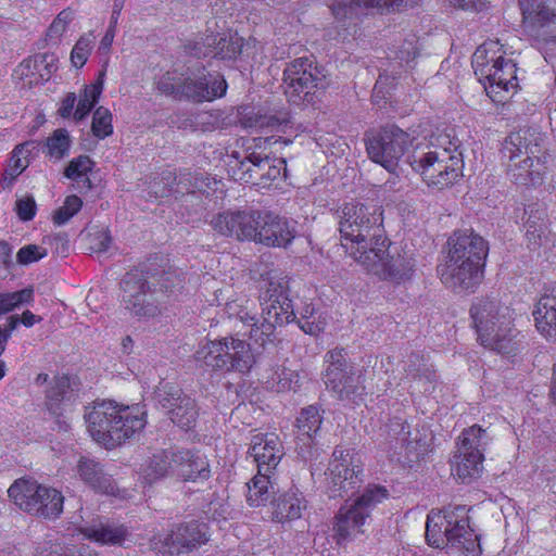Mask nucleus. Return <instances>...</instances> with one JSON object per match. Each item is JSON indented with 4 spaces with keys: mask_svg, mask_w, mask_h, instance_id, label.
I'll return each mask as SVG.
<instances>
[{
    "mask_svg": "<svg viewBox=\"0 0 556 556\" xmlns=\"http://www.w3.org/2000/svg\"><path fill=\"white\" fill-rule=\"evenodd\" d=\"M85 420L92 439L108 448L129 440L147 424L142 406L119 405L114 401L94 402Z\"/></svg>",
    "mask_w": 556,
    "mask_h": 556,
    "instance_id": "1",
    "label": "nucleus"
},
{
    "mask_svg": "<svg viewBox=\"0 0 556 556\" xmlns=\"http://www.w3.org/2000/svg\"><path fill=\"white\" fill-rule=\"evenodd\" d=\"M426 541L453 556H479L482 552L480 536L470 528L466 507L462 505L431 511L426 522Z\"/></svg>",
    "mask_w": 556,
    "mask_h": 556,
    "instance_id": "2",
    "label": "nucleus"
},
{
    "mask_svg": "<svg viewBox=\"0 0 556 556\" xmlns=\"http://www.w3.org/2000/svg\"><path fill=\"white\" fill-rule=\"evenodd\" d=\"M339 231L341 245L355 262L357 255L387 242L381 207L368 203H346L342 207Z\"/></svg>",
    "mask_w": 556,
    "mask_h": 556,
    "instance_id": "3",
    "label": "nucleus"
},
{
    "mask_svg": "<svg viewBox=\"0 0 556 556\" xmlns=\"http://www.w3.org/2000/svg\"><path fill=\"white\" fill-rule=\"evenodd\" d=\"M227 81L224 75L211 73L202 67L187 75L177 71H167L156 81L159 92L176 100H187L193 103L212 102L223 98L227 92Z\"/></svg>",
    "mask_w": 556,
    "mask_h": 556,
    "instance_id": "4",
    "label": "nucleus"
},
{
    "mask_svg": "<svg viewBox=\"0 0 556 556\" xmlns=\"http://www.w3.org/2000/svg\"><path fill=\"white\" fill-rule=\"evenodd\" d=\"M504 54L498 41H489L480 46L471 59L478 80L494 102L504 101L502 93L517 87L516 64Z\"/></svg>",
    "mask_w": 556,
    "mask_h": 556,
    "instance_id": "5",
    "label": "nucleus"
},
{
    "mask_svg": "<svg viewBox=\"0 0 556 556\" xmlns=\"http://www.w3.org/2000/svg\"><path fill=\"white\" fill-rule=\"evenodd\" d=\"M262 317L251 314L247 308L239 307L232 303L227 305L229 317H233L240 323L244 334L261 346H265L275 340L277 327L287 325L295 320V312L292 301L280 300L262 304Z\"/></svg>",
    "mask_w": 556,
    "mask_h": 556,
    "instance_id": "6",
    "label": "nucleus"
},
{
    "mask_svg": "<svg viewBox=\"0 0 556 556\" xmlns=\"http://www.w3.org/2000/svg\"><path fill=\"white\" fill-rule=\"evenodd\" d=\"M445 142L448 147L435 148L409 162L428 186L440 190L452 186L463 170V155L458 144L453 143L447 136L442 138V143Z\"/></svg>",
    "mask_w": 556,
    "mask_h": 556,
    "instance_id": "7",
    "label": "nucleus"
},
{
    "mask_svg": "<svg viewBox=\"0 0 556 556\" xmlns=\"http://www.w3.org/2000/svg\"><path fill=\"white\" fill-rule=\"evenodd\" d=\"M194 356L212 370L247 372L254 364L250 344L235 337L207 340L199 346Z\"/></svg>",
    "mask_w": 556,
    "mask_h": 556,
    "instance_id": "8",
    "label": "nucleus"
},
{
    "mask_svg": "<svg viewBox=\"0 0 556 556\" xmlns=\"http://www.w3.org/2000/svg\"><path fill=\"white\" fill-rule=\"evenodd\" d=\"M389 497V491L381 485H368L352 504L342 506L333 523V538L344 544L364 533L363 527L371 510Z\"/></svg>",
    "mask_w": 556,
    "mask_h": 556,
    "instance_id": "9",
    "label": "nucleus"
},
{
    "mask_svg": "<svg viewBox=\"0 0 556 556\" xmlns=\"http://www.w3.org/2000/svg\"><path fill=\"white\" fill-rule=\"evenodd\" d=\"M8 494L22 510L42 518L55 519L63 511L64 496L54 488L17 480L9 488Z\"/></svg>",
    "mask_w": 556,
    "mask_h": 556,
    "instance_id": "10",
    "label": "nucleus"
},
{
    "mask_svg": "<svg viewBox=\"0 0 556 556\" xmlns=\"http://www.w3.org/2000/svg\"><path fill=\"white\" fill-rule=\"evenodd\" d=\"M364 141L369 159L389 173H395L412 138L395 124H387L377 131L367 132Z\"/></svg>",
    "mask_w": 556,
    "mask_h": 556,
    "instance_id": "11",
    "label": "nucleus"
},
{
    "mask_svg": "<svg viewBox=\"0 0 556 556\" xmlns=\"http://www.w3.org/2000/svg\"><path fill=\"white\" fill-rule=\"evenodd\" d=\"M210 539L208 523L191 519L174 523L164 536H154L151 547L168 556H188L207 544Z\"/></svg>",
    "mask_w": 556,
    "mask_h": 556,
    "instance_id": "12",
    "label": "nucleus"
},
{
    "mask_svg": "<svg viewBox=\"0 0 556 556\" xmlns=\"http://www.w3.org/2000/svg\"><path fill=\"white\" fill-rule=\"evenodd\" d=\"M390 245L388 239L382 245H374L369 252L357 255V263L380 279L395 283L405 282L413 276L415 261L396 249L390 250Z\"/></svg>",
    "mask_w": 556,
    "mask_h": 556,
    "instance_id": "13",
    "label": "nucleus"
},
{
    "mask_svg": "<svg viewBox=\"0 0 556 556\" xmlns=\"http://www.w3.org/2000/svg\"><path fill=\"white\" fill-rule=\"evenodd\" d=\"M325 384L340 400H353L365 392L364 369L349 365L343 349H333L325 356Z\"/></svg>",
    "mask_w": 556,
    "mask_h": 556,
    "instance_id": "14",
    "label": "nucleus"
},
{
    "mask_svg": "<svg viewBox=\"0 0 556 556\" xmlns=\"http://www.w3.org/2000/svg\"><path fill=\"white\" fill-rule=\"evenodd\" d=\"M388 434L391 440L386 451L391 462L403 465L414 463L428 452L427 433H422L419 429L412 430L409 425L400 417L390 420Z\"/></svg>",
    "mask_w": 556,
    "mask_h": 556,
    "instance_id": "15",
    "label": "nucleus"
},
{
    "mask_svg": "<svg viewBox=\"0 0 556 556\" xmlns=\"http://www.w3.org/2000/svg\"><path fill=\"white\" fill-rule=\"evenodd\" d=\"M153 280L143 270L126 273L121 281L122 301L125 307L139 317H153L160 313V291H155Z\"/></svg>",
    "mask_w": 556,
    "mask_h": 556,
    "instance_id": "16",
    "label": "nucleus"
},
{
    "mask_svg": "<svg viewBox=\"0 0 556 556\" xmlns=\"http://www.w3.org/2000/svg\"><path fill=\"white\" fill-rule=\"evenodd\" d=\"M328 470L329 483L334 495L354 494L363 482V463L352 448L337 446Z\"/></svg>",
    "mask_w": 556,
    "mask_h": 556,
    "instance_id": "17",
    "label": "nucleus"
},
{
    "mask_svg": "<svg viewBox=\"0 0 556 556\" xmlns=\"http://www.w3.org/2000/svg\"><path fill=\"white\" fill-rule=\"evenodd\" d=\"M157 404L166 409L170 421L182 430L192 429L199 417V407L193 397L185 393L178 386L160 382L154 391Z\"/></svg>",
    "mask_w": 556,
    "mask_h": 556,
    "instance_id": "18",
    "label": "nucleus"
},
{
    "mask_svg": "<svg viewBox=\"0 0 556 556\" xmlns=\"http://www.w3.org/2000/svg\"><path fill=\"white\" fill-rule=\"evenodd\" d=\"M282 172L286 174V161L283 159H271L256 152L250 153L232 167V175L236 180L263 188L269 187L279 179Z\"/></svg>",
    "mask_w": 556,
    "mask_h": 556,
    "instance_id": "19",
    "label": "nucleus"
},
{
    "mask_svg": "<svg viewBox=\"0 0 556 556\" xmlns=\"http://www.w3.org/2000/svg\"><path fill=\"white\" fill-rule=\"evenodd\" d=\"M478 339L486 338L494 331L507 330L513 321L510 308L497 299H477L470 308Z\"/></svg>",
    "mask_w": 556,
    "mask_h": 556,
    "instance_id": "20",
    "label": "nucleus"
},
{
    "mask_svg": "<svg viewBox=\"0 0 556 556\" xmlns=\"http://www.w3.org/2000/svg\"><path fill=\"white\" fill-rule=\"evenodd\" d=\"M323 75L308 58L290 62L283 71L285 92L289 100L299 103L321 81Z\"/></svg>",
    "mask_w": 556,
    "mask_h": 556,
    "instance_id": "21",
    "label": "nucleus"
},
{
    "mask_svg": "<svg viewBox=\"0 0 556 556\" xmlns=\"http://www.w3.org/2000/svg\"><path fill=\"white\" fill-rule=\"evenodd\" d=\"M260 212L261 210L225 211L212 218L211 226L223 236L255 242L258 225L256 216Z\"/></svg>",
    "mask_w": 556,
    "mask_h": 556,
    "instance_id": "22",
    "label": "nucleus"
},
{
    "mask_svg": "<svg viewBox=\"0 0 556 556\" xmlns=\"http://www.w3.org/2000/svg\"><path fill=\"white\" fill-rule=\"evenodd\" d=\"M256 218H258L256 243L269 248H287L296 236L295 222L271 211L261 210Z\"/></svg>",
    "mask_w": 556,
    "mask_h": 556,
    "instance_id": "23",
    "label": "nucleus"
},
{
    "mask_svg": "<svg viewBox=\"0 0 556 556\" xmlns=\"http://www.w3.org/2000/svg\"><path fill=\"white\" fill-rule=\"evenodd\" d=\"M406 5L407 0H334L330 9L338 25L348 29L356 25L368 9H376L383 13Z\"/></svg>",
    "mask_w": 556,
    "mask_h": 556,
    "instance_id": "24",
    "label": "nucleus"
},
{
    "mask_svg": "<svg viewBox=\"0 0 556 556\" xmlns=\"http://www.w3.org/2000/svg\"><path fill=\"white\" fill-rule=\"evenodd\" d=\"M257 43L255 38L250 37L245 40L238 33H211L202 37V45L206 49L202 54H211L219 60L232 61L243 53L247 55L254 54L251 50L255 49Z\"/></svg>",
    "mask_w": 556,
    "mask_h": 556,
    "instance_id": "25",
    "label": "nucleus"
},
{
    "mask_svg": "<svg viewBox=\"0 0 556 556\" xmlns=\"http://www.w3.org/2000/svg\"><path fill=\"white\" fill-rule=\"evenodd\" d=\"M484 265L469 263L446 257L445 262L438 266V274L442 283L455 292L467 291L477 287L483 276Z\"/></svg>",
    "mask_w": 556,
    "mask_h": 556,
    "instance_id": "26",
    "label": "nucleus"
},
{
    "mask_svg": "<svg viewBox=\"0 0 556 556\" xmlns=\"http://www.w3.org/2000/svg\"><path fill=\"white\" fill-rule=\"evenodd\" d=\"M448 258L459 261H468L469 263H476L484 265V261L488 255V243L479 235L472 230H458L455 231L447 241Z\"/></svg>",
    "mask_w": 556,
    "mask_h": 556,
    "instance_id": "27",
    "label": "nucleus"
},
{
    "mask_svg": "<svg viewBox=\"0 0 556 556\" xmlns=\"http://www.w3.org/2000/svg\"><path fill=\"white\" fill-rule=\"evenodd\" d=\"M249 454L257 465V471L271 473L283 455L279 438L274 433H260L252 438Z\"/></svg>",
    "mask_w": 556,
    "mask_h": 556,
    "instance_id": "28",
    "label": "nucleus"
},
{
    "mask_svg": "<svg viewBox=\"0 0 556 556\" xmlns=\"http://www.w3.org/2000/svg\"><path fill=\"white\" fill-rule=\"evenodd\" d=\"M507 161V175L514 184L538 186L543 182L547 168L544 152L533 156H525L516 162L515 160Z\"/></svg>",
    "mask_w": 556,
    "mask_h": 556,
    "instance_id": "29",
    "label": "nucleus"
},
{
    "mask_svg": "<svg viewBox=\"0 0 556 556\" xmlns=\"http://www.w3.org/2000/svg\"><path fill=\"white\" fill-rule=\"evenodd\" d=\"M525 149L526 156L544 152V135L536 127H522L509 134L502 146L501 152L505 160H516V153Z\"/></svg>",
    "mask_w": 556,
    "mask_h": 556,
    "instance_id": "30",
    "label": "nucleus"
},
{
    "mask_svg": "<svg viewBox=\"0 0 556 556\" xmlns=\"http://www.w3.org/2000/svg\"><path fill=\"white\" fill-rule=\"evenodd\" d=\"M149 280H153L151 285L155 291H160V299L163 301L165 298L175 296L181 293L189 282L187 274L176 267L169 266L167 269L161 270L152 267L143 269Z\"/></svg>",
    "mask_w": 556,
    "mask_h": 556,
    "instance_id": "31",
    "label": "nucleus"
},
{
    "mask_svg": "<svg viewBox=\"0 0 556 556\" xmlns=\"http://www.w3.org/2000/svg\"><path fill=\"white\" fill-rule=\"evenodd\" d=\"M404 379L415 382L424 392L430 391L437 379L435 370L429 359L420 352H412L403 361Z\"/></svg>",
    "mask_w": 556,
    "mask_h": 556,
    "instance_id": "32",
    "label": "nucleus"
},
{
    "mask_svg": "<svg viewBox=\"0 0 556 556\" xmlns=\"http://www.w3.org/2000/svg\"><path fill=\"white\" fill-rule=\"evenodd\" d=\"M176 475L186 481L206 480L210 476L206 457L191 451H177Z\"/></svg>",
    "mask_w": 556,
    "mask_h": 556,
    "instance_id": "33",
    "label": "nucleus"
},
{
    "mask_svg": "<svg viewBox=\"0 0 556 556\" xmlns=\"http://www.w3.org/2000/svg\"><path fill=\"white\" fill-rule=\"evenodd\" d=\"M80 532L89 540L109 545H123L129 536V531L125 526L109 521H94L81 528Z\"/></svg>",
    "mask_w": 556,
    "mask_h": 556,
    "instance_id": "34",
    "label": "nucleus"
},
{
    "mask_svg": "<svg viewBox=\"0 0 556 556\" xmlns=\"http://www.w3.org/2000/svg\"><path fill=\"white\" fill-rule=\"evenodd\" d=\"M78 475L93 490L104 494H115L117 486L111 476L103 472L99 463L81 458L78 464Z\"/></svg>",
    "mask_w": 556,
    "mask_h": 556,
    "instance_id": "35",
    "label": "nucleus"
},
{
    "mask_svg": "<svg viewBox=\"0 0 556 556\" xmlns=\"http://www.w3.org/2000/svg\"><path fill=\"white\" fill-rule=\"evenodd\" d=\"M536 329L547 339L556 340V294L544 293L533 311Z\"/></svg>",
    "mask_w": 556,
    "mask_h": 556,
    "instance_id": "36",
    "label": "nucleus"
},
{
    "mask_svg": "<svg viewBox=\"0 0 556 556\" xmlns=\"http://www.w3.org/2000/svg\"><path fill=\"white\" fill-rule=\"evenodd\" d=\"M486 338L480 339L483 346L505 356H515L523 349L520 332L513 327V323L507 330H498L490 333Z\"/></svg>",
    "mask_w": 556,
    "mask_h": 556,
    "instance_id": "37",
    "label": "nucleus"
},
{
    "mask_svg": "<svg viewBox=\"0 0 556 556\" xmlns=\"http://www.w3.org/2000/svg\"><path fill=\"white\" fill-rule=\"evenodd\" d=\"M484 454L480 452L460 451L453 456L452 471L462 482H469L471 479L478 478L483 470Z\"/></svg>",
    "mask_w": 556,
    "mask_h": 556,
    "instance_id": "38",
    "label": "nucleus"
},
{
    "mask_svg": "<svg viewBox=\"0 0 556 556\" xmlns=\"http://www.w3.org/2000/svg\"><path fill=\"white\" fill-rule=\"evenodd\" d=\"M306 509V501L300 492H286L273 503V519L277 522H287L301 518Z\"/></svg>",
    "mask_w": 556,
    "mask_h": 556,
    "instance_id": "39",
    "label": "nucleus"
},
{
    "mask_svg": "<svg viewBox=\"0 0 556 556\" xmlns=\"http://www.w3.org/2000/svg\"><path fill=\"white\" fill-rule=\"evenodd\" d=\"M76 396L68 376L55 377L47 391V407L51 414L61 415V407L68 408Z\"/></svg>",
    "mask_w": 556,
    "mask_h": 556,
    "instance_id": "40",
    "label": "nucleus"
},
{
    "mask_svg": "<svg viewBox=\"0 0 556 556\" xmlns=\"http://www.w3.org/2000/svg\"><path fill=\"white\" fill-rule=\"evenodd\" d=\"M105 71H101L98 78L91 85L85 86L79 94L77 106L73 114L75 122H81L94 108L103 90Z\"/></svg>",
    "mask_w": 556,
    "mask_h": 556,
    "instance_id": "41",
    "label": "nucleus"
},
{
    "mask_svg": "<svg viewBox=\"0 0 556 556\" xmlns=\"http://www.w3.org/2000/svg\"><path fill=\"white\" fill-rule=\"evenodd\" d=\"M289 278L287 275L270 273L263 279L260 292V302L266 304L289 298Z\"/></svg>",
    "mask_w": 556,
    "mask_h": 556,
    "instance_id": "42",
    "label": "nucleus"
},
{
    "mask_svg": "<svg viewBox=\"0 0 556 556\" xmlns=\"http://www.w3.org/2000/svg\"><path fill=\"white\" fill-rule=\"evenodd\" d=\"M247 502L252 507H258L268 501L275 492L269 472H260L247 483Z\"/></svg>",
    "mask_w": 556,
    "mask_h": 556,
    "instance_id": "43",
    "label": "nucleus"
},
{
    "mask_svg": "<svg viewBox=\"0 0 556 556\" xmlns=\"http://www.w3.org/2000/svg\"><path fill=\"white\" fill-rule=\"evenodd\" d=\"M93 165L94 162L88 155H79L68 163L64 175L77 184L80 192H87L92 188L88 173L92 170Z\"/></svg>",
    "mask_w": 556,
    "mask_h": 556,
    "instance_id": "44",
    "label": "nucleus"
},
{
    "mask_svg": "<svg viewBox=\"0 0 556 556\" xmlns=\"http://www.w3.org/2000/svg\"><path fill=\"white\" fill-rule=\"evenodd\" d=\"M177 451L166 450L155 453L146 469V478L153 481L169 472L176 473Z\"/></svg>",
    "mask_w": 556,
    "mask_h": 556,
    "instance_id": "45",
    "label": "nucleus"
},
{
    "mask_svg": "<svg viewBox=\"0 0 556 556\" xmlns=\"http://www.w3.org/2000/svg\"><path fill=\"white\" fill-rule=\"evenodd\" d=\"M489 442L490 437L486 430L478 425H473L462 432L457 445L460 447V451L480 452L484 454Z\"/></svg>",
    "mask_w": 556,
    "mask_h": 556,
    "instance_id": "46",
    "label": "nucleus"
},
{
    "mask_svg": "<svg viewBox=\"0 0 556 556\" xmlns=\"http://www.w3.org/2000/svg\"><path fill=\"white\" fill-rule=\"evenodd\" d=\"M37 144L38 143L36 141H27L22 144H17L14 148L9 165L5 168V174L10 176L8 187H12L16 177L21 175L28 166V162L23 163L21 156L24 154V152L29 154L31 150L36 149Z\"/></svg>",
    "mask_w": 556,
    "mask_h": 556,
    "instance_id": "47",
    "label": "nucleus"
},
{
    "mask_svg": "<svg viewBox=\"0 0 556 556\" xmlns=\"http://www.w3.org/2000/svg\"><path fill=\"white\" fill-rule=\"evenodd\" d=\"M34 300L33 287H27L15 292L0 293V316L12 312L23 304H29Z\"/></svg>",
    "mask_w": 556,
    "mask_h": 556,
    "instance_id": "48",
    "label": "nucleus"
},
{
    "mask_svg": "<svg viewBox=\"0 0 556 556\" xmlns=\"http://www.w3.org/2000/svg\"><path fill=\"white\" fill-rule=\"evenodd\" d=\"M70 147V135L64 128L55 129L46 140L47 154L56 161L68 154Z\"/></svg>",
    "mask_w": 556,
    "mask_h": 556,
    "instance_id": "49",
    "label": "nucleus"
},
{
    "mask_svg": "<svg viewBox=\"0 0 556 556\" xmlns=\"http://www.w3.org/2000/svg\"><path fill=\"white\" fill-rule=\"evenodd\" d=\"M323 422L320 409L317 406L309 405L303 408L296 418V426L300 433L316 434Z\"/></svg>",
    "mask_w": 556,
    "mask_h": 556,
    "instance_id": "50",
    "label": "nucleus"
},
{
    "mask_svg": "<svg viewBox=\"0 0 556 556\" xmlns=\"http://www.w3.org/2000/svg\"><path fill=\"white\" fill-rule=\"evenodd\" d=\"M91 131L98 139H104L113 134L112 113L104 106H99L92 115Z\"/></svg>",
    "mask_w": 556,
    "mask_h": 556,
    "instance_id": "51",
    "label": "nucleus"
},
{
    "mask_svg": "<svg viewBox=\"0 0 556 556\" xmlns=\"http://www.w3.org/2000/svg\"><path fill=\"white\" fill-rule=\"evenodd\" d=\"M185 181H188L190 188H186L188 193H201L206 197L212 195L218 189L219 181L214 178L204 177L203 175H188V177L184 178Z\"/></svg>",
    "mask_w": 556,
    "mask_h": 556,
    "instance_id": "52",
    "label": "nucleus"
},
{
    "mask_svg": "<svg viewBox=\"0 0 556 556\" xmlns=\"http://www.w3.org/2000/svg\"><path fill=\"white\" fill-rule=\"evenodd\" d=\"M83 206V201L79 197L72 194L66 197L63 205L59 207L53 214V223L58 226L67 223L75 214L79 212Z\"/></svg>",
    "mask_w": 556,
    "mask_h": 556,
    "instance_id": "53",
    "label": "nucleus"
},
{
    "mask_svg": "<svg viewBox=\"0 0 556 556\" xmlns=\"http://www.w3.org/2000/svg\"><path fill=\"white\" fill-rule=\"evenodd\" d=\"M315 434L300 433L296 437L295 450L298 455L305 462L317 459L319 456V448L314 440Z\"/></svg>",
    "mask_w": 556,
    "mask_h": 556,
    "instance_id": "54",
    "label": "nucleus"
},
{
    "mask_svg": "<svg viewBox=\"0 0 556 556\" xmlns=\"http://www.w3.org/2000/svg\"><path fill=\"white\" fill-rule=\"evenodd\" d=\"M74 20V12L70 8L62 10L53 20L47 30L50 39H59L67 29L70 23Z\"/></svg>",
    "mask_w": 556,
    "mask_h": 556,
    "instance_id": "55",
    "label": "nucleus"
},
{
    "mask_svg": "<svg viewBox=\"0 0 556 556\" xmlns=\"http://www.w3.org/2000/svg\"><path fill=\"white\" fill-rule=\"evenodd\" d=\"M89 249L92 252H106L112 243L110 231L104 228H98L88 233Z\"/></svg>",
    "mask_w": 556,
    "mask_h": 556,
    "instance_id": "56",
    "label": "nucleus"
},
{
    "mask_svg": "<svg viewBox=\"0 0 556 556\" xmlns=\"http://www.w3.org/2000/svg\"><path fill=\"white\" fill-rule=\"evenodd\" d=\"M91 51V40L86 37H80L75 43L72 53L71 61L75 67H83L88 59Z\"/></svg>",
    "mask_w": 556,
    "mask_h": 556,
    "instance_id": "57",
    "label": "nucleus"
},
{
    "mask_svg": "<svg viewBox=\"0 0 556 556\" xmlns=\"http://www.w3.org/2000/svg\"><path fill=\"white\" fill-rule=\"evenodd\" d=\"M47 255V250L36 244H27L21 248L16 258L20 264L28 265L37 262Z\"/></svg>",
    "mask_w": 556,
    "mask_h": 556,
    "instance_id": "58",
    "label": "nucleus"
},
{
    "mask_svg": "<svg viewBox=\"0 0 556 556\" xmlns=\"http://www.w3.org/2000/svg\"><path fill=\"white\" fill-rule=\"evenodd\" d=\"M15 210L22 220H31L36 214V202L33 197L18 199L15 203Z\"/></svg>",
    "mask_w": 556,
    "mask_h": 556,
    "instance_id": "59",
    "label": "nucleus"
},
{
    "mask_svg": "<svg viewBox=\"0 0 556 556\" xmlns=\"http://www.w3.org/2000/svg\"><path fill=\"white\" fill-rule=\"evenodd\" d=\"M542 0H519V7L522 13L523 22L529 23L532 15L541 9Z\"/></svg>",
    "mask_w": 556,
    "mask_h": 556,
    "instance_id": "60",
    "label": "nucleus"
},
{
    "mask_svg": "<svg viewBox=\"0 0 556 556\" xmlns=\"http://www.w3.org/2000/svg\"><path fill=\"white\" fill-rule=\"evenodd\" d=\"M18 324V316L17 315H11L8 320L5 327L2 329L0 327V355L5 350V344L11 337L12 331L16 328Z\"/></svg>",
    "mask_w": 556,
    "mask_h": 556,
    "instance_id": "61",
    "label": "nucleus"
},
{
    "mask_svg": "<svg viewBox=\"0 0 556 556\" xmlns=\"http://www.w3.org/2000/svg\"><path fill=\"white\" fill-rule=\"evenodd\" d=\"M77 102V96L74 92H70L65 96V98L62 100L60 108L58 110L59 114L63 118H70L73 117L74 114V108Z\"/></svg>",
    "mask_w": 556,
    "mask_h": 556,
    "instance_id": "62",
    "label": "nucleus"
},
{
    "mask_svg": "<svg viewBox=\"0 0 556 556\" xmlns=\"http://www.w3.org/2000/svg\"><path fill=\"white\" fill-rule=\"evenodd\" d=\"M540 8L541 9L535 13V15H532V20L529 22L532 26H543L555 16L554 11L544 2Z\"/></svg>",
    "mask_w": 556,
    "mask_h": 556,
    "instance_id": "63",
    "label": "nucleus"
},
{
    "mask_svg": "<svg viewBox=\"0 0 556 556\" xmlns=\"http://www.w3.org/2000/svg\"><path fill=\"white\" fill-rule=\"evenodd\" d=\"M296 323L305 333L311 336L319 334L325 328V324L323 321L316 320L315 317L303 321L302 319H296Z\"/></svg>",
    "mask_w": 556,
    "mask_h": 556,
    "instance_id": "64",
    "label": "nucleus"
}]
</instances>
